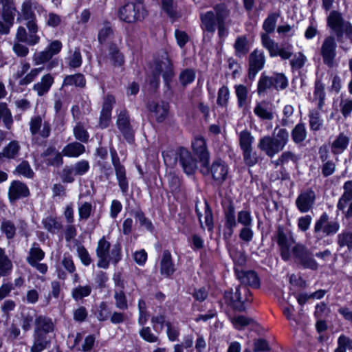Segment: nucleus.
<instances>
[{"mask_svg":"<svg viewBox=\"0 0 352 352\" xmlns=\"http://www.w3.org/2000/svg\"><path fill=\"white\" fill-rule=\"evenodd\" d=\"M19 149L18 142L12 141L3 149L2 155H4L6 158L14 159L18 155Z\"/></svg>","mask_w":352,"mask_h":352,"instance_id":"obj_53","label":"nucleus"},{"mask_svg":"<svg viewBox=\"0 0 352 352\" xmlns=\"http://www.w3.org/2000/svg\"><path fill=\"white\" fill-rule=\"evenodd\" d=\"M50 344V341L47 339V336L39 334L34 332L33 344L31 346V352H42Z\"/></svg>","mask_w":352,"mask_h":352,"instance_id":"obj_38","label":"nucleus"},{"mask_svg":"<svg viewBox=\"0 0 352 352\" xmlns=\"http://www.w3.org/2000/svg\"><path fill=\"white\" fill-rule=\"evenodd\" d=\"M235 94L237 98V104L239 108L247 106L249 100V90L244 85H234Z\"/></svg>","mask_w":352,"mask_h":352,"instance_id":"obj_39","label":"nucleus"},{"mask_svg":"<svg viewBox=\"0 0 352 352\" xmlns=\"http://www.w3.org/2000/svg\"><path fill=\"white\" fill-rule=\"evenodd\" d=\"M156 73L154 74L153 80L151 82L153 87H157L159 83V76L162 74L166 85L168 87L169 82L174 76L173 64L168 57L162 58L156 63Z\"/></svg>","mask_w":352,"mask_h":352,"instance_id":"obj_12","label":"nucleus"},{"mask_svg":"<svg viewBox=\"0 0 352 352\" xmlns=\"http://www.w3.org/2000/svg\"><path fill=\"white\" fill-rule=\"evenodd\" d=\"M62 49V43L56 40L50 43L47 47L42 52L35 53L33 56L34 64L38 65L50 60L53 56L58 54Z\"/></svg>","mask_w":352,"mask_h":352,"instance_id":"obj_16","label":"nucleus"},{"mask_svg":"<svg viewBox=\"0 0 352 352\" xmlns=\"http://www.w3.org/2000/svg\"><path fill=\"white\" fill-rule=\"evenodd\" d=\"M12 268V263L3 249L0 248V276H5L9 274Z\"/></svg>","mask_w":352,"mask_h":352,"instance_id":"obj_44","label":"nucleus"},{"mask_svg":"<svg viewBox=\"0 0 352 352\" xmlns=\"http://www.w3.org/2000/svg\"><path fill=\"white\" fill-rule=\"evenodd\" d=\"M344 192L340 197L338 208L341 210L346 217L352 216V181H348L344 186Z\"/></svg>","mask_w":352,"mask_h":352,"instance_id":"obj_17","label":"nucleus"},{"mask_svg":"<svg viewBox=\"0 0 352 352\" xmlns=\"http://www.w3.org/2000/svg\"><path fill=\"white\" fill-rule=\"evenodd\" d=\"M149 110L153 113L158 122L165 120L168 112V104L166 102L160 103L151 102L149 104Z\"/></svg>","mask_w":352,"mask_h":352,"instance_id":"obj_32","label":"nucleus"},{"mask_svg":"<svg viewBox=\"0 0 352 352\" xmlns=\"http://www.w3.org/2000/svg\"><path fill=\"white\" fill-rule=\"evenodd\" d=\"M230 98V91L228 87L223 86L218 91L217 103L219 106L226 107Z\"/></svg>","mask_w":352,"mask_h":352,"instance_id":"obj_60","label":"nucleus"},{"mask_svg":"<svg viewBox=\"0 0 352 352\" xmlns=\"http://www.w3.org/2000/svg\"><path fill=\"white\" fill-rule=\"evenodd\" d=\"M85 151V147L80 142H74L66 145L62 153L63 155L69 157H77L84 153Z\"/></svg>","mask_w":352,"mask_h":352,"instance_id":"obj_34","label":"nucleus"},{"mask_svg":"<svg viewBox=\"0 0 352 352\" xmlns=\"http://www.w3.org/2000/svg\"><path fill=\"white\" fill-rule=\"evenodd\" d=\"M54 83V78L50 74L44 75L41 80L34 84L33 89L36 91L38 96H43L46 94Z\"/></svg>","mask_w":352,"mask_h":352,"instance_id":"obj_33","label":"nucleus"},{"mask_svg":"<svg viewBox=\"0 0 352 352\" xmlns=\"http://www.w3.org/2000/svg\"><path fill=\"white\" fill-rule=\"evenodd\" d=\"M140 5L133 3H128L119 10V17L120 20L126 23H133L140 20L142 16L140 12Z\"/></svg>","mask_w":352,"mask_h":352,"instance_id":"obj_19","label":"nucleus"},{"mask_svg":"<svg viewBox=\"0 0 352 352\" xmlns=\"http://www.w3.org/2000/svg\"><path fill=\"white\" fill-rule=\"evenodd\" d=\"M315 199V192L312 189H307L298 196L296 200V207L301 212H307L312 208Z\"/></svg>","mask_w":352,"mask_h":352,"instance_id":"obj_20","label":"nucleus"},{"mask_svg":"<svg viewBox=\"0 0 352 352\" xmlns=\"http://www.w3.org/2000/svg\"><path fill=\"white\" fill-rule=\"evenodd\" d=\"M192 148L195 154L199 158L201 166H205L206 164L209 163L210 154L204 138H195L194 140L192 142Z\"/></svg>","mask_w":352,"mask_h":352,"instance_id":"obj_23","label":"nucleus"},{"mask_svg":"<svg viewBox=\"0 0 352 352\" xmlns=\"http://www.w3.org/2000/svg\"><path fill=\"white\" fill-rule=\"evenodd\" d=\"M265 56L261 50L255 49L250 53L248 58V78L250 81H253L258 73L265 65Z\"/></svg>","mask_w":352,"mask_h":352,"instance_id":"obj_14","label":"nucleus"},{"mask_svg":"<svg viewBox=\"0 0 352 352\" xmlns=\"http://www.w3.org/2000/svg\"><path fill=\"white\" fill-rule=\"evenodd\" d=\"M111 248L110 243L103 236L98 243L96 254L98 257L97 266L100 268L107 269L109 267V253Z\"/></svg>","mask_w":352,"mask_h":352,"instance_id":"obj_22","label":"nucleus"},{"mask_svg":"<svg viewBox=\"0 0 352 352\" xmlns=\"http://www.w3.org/2000/svg\"><path fill=\"white\" fill-rule=\"evenodd\" d=\"M42 223L45 229L52 233H55L62 228L61 223L52 216L43 219Z\"/></svg>","mask_w":352,"mask_h":352,"instance_id":"obj_50","label":"nucleus"},{"mask_svg":"<svg viewBox=\"0 0 352 352\" xmlns=\"http://www.w3.org/2000/svg\"><path fill=\"white\" fill-rule=\"evenodd\" d=\"M336 43L334 37L329 36L324 38L321 48L320 54L322 56L323 62L329 67H332L336 57Z\"/></svg>","mask_w":352,"mask_h":352,"instance_id":"obj_18","label":"nucleus"},{"mask_svg":"<svg viewBox=\"0 0 352 352\" xmlns=\"http://www.w3.org/2000/svg\"><path fill=\"white\" fill-rule=\"evenodd\" d=\"M1 18L11 28L14 25L16 8L13 0H1Z\"/></svg>","mask_w":352,"mask_h":352,"instance_id":"obj_28","label":"nucleus"},{"mask_svg":"<svg viewBox=\"0 0 352 352\" xmlns=\"http://www.w3.org/2000/svg\"><path fill=\"white\" fill-rule=\"evenodd\" d=\"M273 87L272 77L262 74L257 85V93L258 96L264 95L267 90Z\"/></svg>","mask_w":352,"mask_h":352,"instance_id":"obj_47","label":"nucleus"},{"mask_svg":"<svg viewBox=\"0 0 352 352\" xmlns=\"http://www.w3.org/2000/svg\"><path fill=\"white\" fill-rule=\"evenodd\" d=\"M114 299L116 300V306L121 310H126L128 309L127 299L124 291L115 290Z\"/></svg>","mask_w":352,"mask_h":352,"instance_id":"obj_59","label":"nucleus"},{"mask_svg":"<svg viewBox=\"0 0 352 352\" xmlns=\"http://www.w3.org/2000/svg\"><path fill=\"white\" fill-rule=\"evenodd\" d=\"M327 25L336 34L339 41L342 42L344 35L352 42V27L349 22L343 20L337 11H332L327 17Z\"/></svg>","mask_w":352,"mask_h":352,"instance_id":"obj_4","label":"nucleus"},{"mask_svg":"<svg viewBox=\"0 0 352 352\" xmlns=\"http://www.w3.org/2000/svg\"><path fill=\"white\" fill-rule=\"evenodd\" d=\"M272 77L273 87L276 90H283L288 86V80L282 73L274 74Z\"/></svg>","mask_w":352,"mask_h":352,"instance_id":"obj_51","label":"nucleus"},{"mask_svg":"<svg viewBox=\"0 0 352 352\" xmlns=\"http://www.w3.org/2000/svg\"><path fill=\"white\" fill-rule=\"evenodd\" d=\"M208 164L201 165L200 172L204 175H210L217 184L221 185L227 179L228 166L220 159L214 161L210 167Z\"/></svg>","mask_w":352,"mask_h":352,"instance_id":"obj_8","label":"nucleus"},{"mask_svg":"<svg viewBox=\"0 0 352 352\" xmlns=\"http://www.w3.org/2000/svg\"><path fill=\"white\" fill-rule=\"evenodd\" d=\"M314 99L318 100V107L321 109L324 104V100L325 97L324 87L320 82H316L315 84V91L314 93Z\"/></svg>","mask_w":352,"mask_h":352,"instance_id":"obj_61","label":"nucleus"},{"mask_svg":"<svg viewBox=\"0 0 352 352\" xmlns=\"http://www.w3.org/2000/svg\"><path fill=\"white\" fill-rule=\"evenodd\" d=\"M160 265V274L164 278H170L176 272L175 265L168 250L163 252Z\"/></svg>","mask_w":352,"mask_h":352,"instance_id":"obj_27","label":"nucleus"},{"mask_svg":"<svg viewBox=\"0 0 352 352\" xmlns=\"http://www.w3.org/2000/svg\"><path fill=\"white\" fill-rule=\"evenodd\" d=\"M261 41L263 47L268 50L271 57L279 56L282 59L287 60L292 56V45L280 47L278 43L266 34H262Z\"/></svg>","mask_w":352,"mask_h":352,"instance_id":"obj_10","label":"nucleus"},{"mask_svg":"<svg viewBox=\"0 0 352 352\" xmlns=\"http://www.w3.org/2000/svg\"><path fill=\"white\" fill-rule=\"evenodd\" d=\"M63 86H75L83 88L86 85V80L83 74L78 73L73 75H67L63 80Z\"/></svg>","mask_w":352,"mask_h":352,"instance_id":"obj_41","label":"nucleus"},{"mask_svg":"<svg viewBox=\"0 0 352 352\" xmlns=\"http://www.w3.org/2000/svg\"><path fill=\"white\" fill-rule=\"evenodd\" d=\"M30 194L27 185L19 181H13L8 189V198L12 204L18 199L28 197Z\"/></svg>","mask_w":352,"mask_h":352,"instance_id":"obj_21","label":"nucleus"},{"mask_svg":"<svg viewBox=\"0 0 352 352\" xmlns=\"http://www.w3.org/2000/svg\"><path fill=\"white\" fill-rule=\"evenodd\" d=\"M45 255V254L44 251L39 247L38 243H34L30 249L26 261L30 265H32L42 261L44 258Z\"/></svg>","mask_w":352,"mask_h":352,"instance_id":"obj_40","label":"nucleus"},{"mask_svg":"<svg viewBox=\"0 0 352 352\" xmlns=\"http://www.w3.org/2000/svg\"><path fill=\"white\" fill-rule=\"evenodd\" d=\"M34 324L35 328L34 332L44 334L45 336L52 332L54 329V324L52 319L44 316L36 317L34 320Z\"/></svg>","mask_w":352,"mask_h":352,"instance_id":"obj_30","label":"nucleus"},{"mask_svg":"<svg viewBox=\"0 0 352 352\" xmlns=\"http://www.w3.org/2000/svg\"><path fill=\"white\" fill-rule=\"evenodd\" d=\"M15 171L19 175H21L28 178H32L34 175V172L31 168L29 163L26 161H23L16 168Z\"/></svg>","mask_w":352,"mask_h":352,"instance_id":"obj_64","label":"nucleus"},{"mask_svg":"<svg viewBox=\"0 0 352 352\" xmlns=\"http://www.w3.org/2000/svg\"><path fill=\"white\" fill-rule=\"evenodd\" d=\"M254 138L248 130H243L240 132L239 136V146L241 151L253 148L252 144Z\"/></svg>","mask_w":352,"mask_h":352,"instance_id":"obj_46","label":"nucleus"},{"mask_svg":"<svg viewBox=\"0 0 352 352\" xmlns=\"http://www.w3.org/2000/svg\"><path fill=\"white\" fill-rule=\"evenodd\" d=\"M108 58L116 67H121L124 63V56L115 44L109 45Z\"/></svg>","mask_w":352,"mask_h":352,"instance_id":"obj_37","label":"nucleus"},{"mask_svg":"<svg viewBox=\"0 0 352 352\" xmlns=\"http://www.w3.org/2000/svg\"><path fill=\"white\" fill-rule=\"evenodd\" d=\"M278 17V13H271L265 19L263 24V28L266 32V34L268 35V34L272 33L274 31L276 25V21Z\"/></svg>","mask_w":352,"mask_h":352,"instance_id":"obj_52","label":"nucleus"},{"mask_svg":"<svg viewBox=\"0 0 352 352\" xmlns=\"http://www.w3.org/2000/svg\"><path fill=\"white\" fill-rule=\"evenodd\" d=\"M292 140L298 144L304 141L307 138V131L304 124L299 123L295 126L292 131Z\"/></svg>","mask_w":352,"mask_h":352,"instance_id":"obj_48","label":"nucleus"},{"mask_svg":"<svg viewBox=\"0 0 352 352\" xmlns=\"http://www.w3.org/2000/svg\"><path fill=\"white\" fill-rule=\"evenodd\" d=\"M306 61V56L302 52H298L292 56L290 65L293 70H298L305 65Z\"/></svg>","mask_w":352,"mask_h":352,"instance_id":"obj_58","label":"nucleus"},{"mask_svg":"<svg viewBox=\"0 0 352 352\" xmlns=\"http://www.w3.org/2000/svg\"><path fill=\"white\" fill-rule=\"evenodd\" d=\"M244 163L248 166H253L258 162V155L253 151V148L242 151Z\"/></svg>","mask_w":352,"mask_h":352,"instance_id":"obj_57","label":"nucleus"},{"mask_svg":"<svg viewBox=\"0 0 352 352\" xmlns=\"http://www.w3.org/2000/svg\"><path fill=\"white\" fill-rule=\"evenodd\" d=\"M0 229L3 232L8 239H12L14 237L16 234V228L11 221L4 219L2 221Z\"/></svg>","mask_w":352,"mask_h":352,"instance_id":"obj_54","label":"nucleus"},{"mask_svg":"<svg viewBox=\"0 0 352 352\" xmlns=\"http://www.w3.org/2000/svg\"><path fill=\"white\" fill-rule=\"evenodd\" d=\"M29 126L32 135H39L43 138H47L51 134V124L48 121H43L42 116L32 117Z\"/></svg>","mask_w":352,"mask_h":352,"instance_id":"obj_15","label":"nucleus"},{"mask_svg":"<svg viewBox=\"0 0 352 352\" xmlns=\"http://www.w3.org/2000/svg\"><path fill=\"white\" fill-rule=\"evenodd\" d=\"M250 292L245 287H236L235 291L225 293V298L228 303L235 310H245V302L250 301Z\"/></svg>","mask_w":352,"mask_h":352,"instance_id":"obj_9","label":"nucleus"},{"mask_svg":"<svg viewBox=\"0 0 352 352\" xmlns=\"http://www.w3.org/2000/svg\"><path fill=\"white\" fill-rule=\"evenodd\" d=\"M34 11L39 14L46 12L43 6L35 0H25L21 4V15L24 20L28 21L26 26L30 33H36L38 31Z\"/></svg>","mask_w":352,"mask_h":352,"instance_id":"obj_3","label":"nucleus"},{"mask_svg":"<svg viewBox=\"0 0 352 352\" xmlns=\"http://www.w3.org/2000/svg\"><path fill=\"white\" fill-rule=\"evenodd\" d=\"M234 54L239 58L245 56L249 52L250 47L246 36L236 37L234 43Z\"/></svg>","mask_w":352,"mask_h":352,"instance_id":"obj_36","label":"nucleus"},{"mask_svg":"<svg viewBox=\"0 0 352 352\" xmlns=\"http://www.w3.org/2000/svg\"><path fill=\"white\" fill-rule=\"evenodd\" d=\"M230 14V10L225 3L216 4L212 10L200 14L201 28L212 34L217 29L219 38H225L229 34Z\"/></svg>","mask_w":352,"mask_h":352,"instance_id":"obj_1","label":"nucleus"},{"mask_svg":"<svg viewBox=\"0 0 352 352\" xmlns=\"http://www.w3.org/2000/svg\"><path fill=\"white\" fill-rule=\"evenodd\" d=\"M116 103L115 97L112 95H107L104 97L102 108L100 117V125L102 128H106L111 119V111Z\"/></svg>","mask_w":352,"mask_h":352,"instance_id":"obj_26","label":"nucleus"},{"mask_svg":"<svg viewBox=\"0 0 352 352\" xmlns=\"http://www.w3.org/2000/svg\"><path fill=\"white\" fill-rule=\"evenodd\" d=\"M339 229L338 221L331 219L327 213L324 212L315 222L314 234L316 239H322L326 236L334 235Z\"/></svg>","mask_w":352,"mask_h":352,"instance_id":"obj_5","label":"nucleus"},{"mask_svg":"<svg viewBox=\"0 0 352 352\" xmlns=\"http://www.w3.org/2000/svg\"><path fill=\"white\" fill-rule=\"evenodd\" d=\"M73 134L74 138L82 143H87L89 141V135L84 124L78 122L73 129Z\"/></svg>","mask_w":352,"mask_h":352,"instance_id":"obj_42","label":"nucleus"},{"mask_svg":"<svg viewBox=\"0 0 352 352\" xmlns=\"http://www.w3.org/2000/svg\"><path fill=\"white\" fill-rule=\"evenodd\" d=\"M92 288L90 285H78L72 290V296L76 300H79L85 297L89 296Z\"/></svg>","mask_w":352,"mask_h":352,"instance_id":"obj_49","label":"nucleus"},{"mask_svg":"<svg viewBox=\"0 0 352 352\" xmlns=\"http://www.w3.org/2000/svg\"><path fill=\"white\" fill-rule=\"evenodd\" d=\"M179 80L183 86L192 82L195 78V72L192 69H186L179 74Z\"/></svg>","mask_w":352,"mask_h":352,"instance_id":"obj_63","label":"nucleus"},{"mask_svg":"<svg viewBox=\"0 0 352 352\" xmlns=\"http://www.w3.org/2000/svg\"><path fill=\"white\" fill-rule=\"evenodd\" d=\"M117 126L125 139L131 142L133 140V131L130 124L129 116L125 110L121 111L118 114Z\"/></svg>","mask_w":352,"mask_h":352,"instance_id":"obj_24","label":"nucleus"},{"mask_svg":"<svg viewBox=\"0 0 352 352\" xmlns=\"http://www.w3.org/2000/svg\"><path fill=\"white\" fill-rule=\"evenodd\" d=\"M69 67L72 68H78L82 64V56L79 49L76 48L70 55L66 58Z\"/></svg>","mask_w":352,"mask_h":352,"instance_id":"obj_56","label":"nucleus"},{"mask_svg":"<svg viewBox=\"0 0 352 352\" xmlns=\"http://www.w3.org/2000/svg\"><path fill=\"white\" fill-rule=\"evenodd\" d=\"M2 120L5 126L10 129L13 124L12 115L6 102H0V121Z\"/></svg>","mask_w":352,"mask_h":352,"instance_id":"obj_43","label":"nucleus"},{"mask_svg":"<svg viewBox=\"0 0 352 352\" xmlns=\"http://www.w3.org/2000/svg\"><path fill=\"white\" fill-rule=\"evenodd\" d=\"M292 255L295 262L305 269L316 271L318 269L319 264L314 258L312 252L302 244H295L292 248Z\"/></svg>","mask_w":352,"mask_h":352,"instance_id":"obj_7","label":"nucleus"},{"mask_svg":"<svg viewBox=\"0 0 352 352\" xmlns=\"http://www.w3.org/2000/svg\"><path fill=\"white\" fill-rule=\"evenodd\" d=\"M225 226L229 230V234L232 235L233 233V229L236 226V217H235V208L234 205L230 203L225 209Z\"/></svg>","mask_w":352,"mask_h":352,"instance_id":"obj_35","label":"nucleus"},{"mask_svg":"<svg viewBox=\"0 0 352 352\" xmlns=\"http://www.w3.org/2000/svg\"><path fill=\"white\" fill-rule=\"evenodd\" d=\"M254 114L263 120H272L274 118V106L272 103L262 100L257 102L254 110Z\"/></svg>","mask_w":352,"mask_h":352,"instance_id":"obj_25","label":"nucleus"},{"mask_svg":"<svg viewBox=\"0 0 352 352\" xmlns=\"http://www.w3.org/2000/svg\"><path fill=\"white\" fill-rule=\"evenodd\" d=\"M309 118L311 129L318 131L323 124L320 113L316 110H312L309 112Z\"/></svg>","mask_w":352,"mask_h":352,"instance_id":"obj_55","label":"nucleus"},{"mask_svg":"<svg viewBox=\"0 0 352 352\" xmlns=\"http://www.w3.org/2000/svg\"><path fill=\"white\" fill-rule=\"evenodd\" d=\"M289 141V133L285 129H274L273 135L262 137L258 143V148L272 158L283 150Z\"/></svg>","mask_w":352,"mask_h":352,"instance_id":"obj_2","label":"nucleus"},{"mask_svg":"<svg viewBox=\"0 0 352 352\" xmlns=\"http://www.w3.org/2000/svg\"><path fill=\"white\" fill-rule=\"evenodd\" d=\"M203 209L204 210V214H202L200 212V209L199 208L198 205L196 204L195 211H196L197 215L199 218V221L201 227L202 228H204L203 222L201 220V217L204 216L206 226L207 227L208 231L212 232L213 230V228H214L212 212L211 208L210 207L208 203L206 201H205L204 203Z\"/></svg>","mask_w":352,"mask_h":352,"instance_id":"obj_29","label":"nucleus"},{"mask_svg":"<svg viewBox=\"0 0 352 352\" xmlns=\"http://www.w3.org/2000/svg\"><path fill=\"white\" fill-rule=\"evenodd\" d=\"M175 161L187 175L193 174L197 168V160L184 147L179 148L175 152Z\"/></svg>","mask_w":352,"mask_h":352,"instance_id":"obj_11","label":"nucleus"},{"mask_svg":"<svg viewBox=\"0 0 352 352\" xmlns=\"http://www.w3.org/2000/svg\"><path fill=\"white\" fill-rule=\"evenodd\" d=\"M237 278L243 285L257 288L259 287V279L254 271H239L235 270Z\"/></svg>","mask_w":352,"mask_h":352,"instance_id":"obj_31","label":"nucleus"},{"mask_svg":"<svg viewBox=\"0 0 352 352\" xmlns=\"http://www.w3.org/2000/svg\"><path fill=\"white\" fill-rule=\"evenodd\" d=\"M338 243L340 248H347L351 250L352 247V233L350 232H345L340 234L338 236Z\"/></svg>","mask_w":352,"mask_h":352,"instance_id":"obj_62","label":"nucleus"},{"mask_svg":"<svg viewBox=\"0 0 352 352\" xmlns=\"http://www.w3.org/2000/svg\"><path fill=\"white\" fill-rule=\"evenodd\" d=\"M275 238L280 248L281 258L287 261L290 259L295 241L292 232L282 226L277 227Z\"/></svg>","mask_w":352,"mask_h":352,"instance_id":"obj_6","label":"nucleus"},{"mask_svg":"<svg viewBox=\"0 0 352 352\" xmlns=\"http://www.w3.org/2000/svg\"><path fill=\"white\" fill-rule=\"evenodd\" d=\"M112 164L114 167L118 186L122 193L125 194L129 190V182L126 175L124 166L120 163V158L115 148H110Z\"/></svg>","mask_w":352,"mask_h":352,"instance_id":"obj_13","label":"nucleus"},{"mask_svg":"<svg viewBox=\"0 0 352 352\" xmlns=\"http://www.w3.org/2000/svg\"><path fill=\"white\" fill-rule=\"evenodd\" d=\"M350 138L340 133L332 144V152L334 153H340L347 147Z\"/></svg>","mask_w":352,"mask_h":352,"instance_id":"obj_45","label":"nucleus"}]
</instances>
